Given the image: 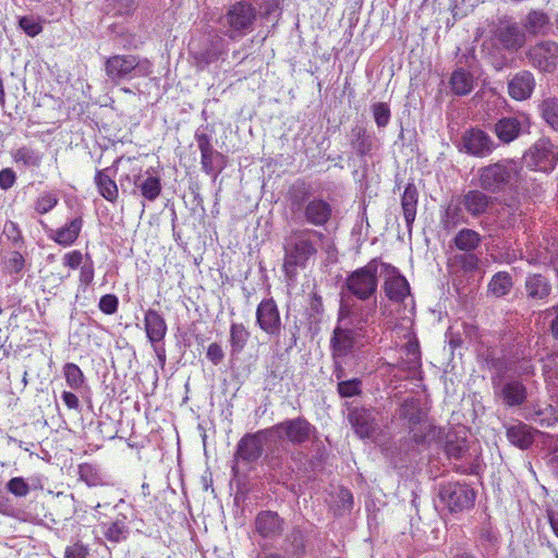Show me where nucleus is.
Here are the masks:
<instances>
[{
    "mask_svg": "<svg viewBox=\"0 0 558 558\" xmlns=\"http://www.w3.org/2000/svg\"><path fill=\"white\" fill-rule=\"evenodd\" d=\"M337 392L341 398H352L362 395V380L352 378L349 380H340L337 385Z\"/></svg>",
    "mask_w": 558,
    "mask_h": 558,
    "instance_id": "nucleus-46",
    "label": "nucleus"
},
{
    "mask_svg": "<svg viewBox=\"0 0 558 558\" xmlns=\"http://www.w3.org/2000/svg\"><path fill=\"white\" fill-rule=\"evenodd\" d=\"M385 271L384 292L386 296L397 303H401L410 294V284L399 269L391 264L380 263Z\"/></svg>",
    "mask_w": 558,
    "mask_h": 558,
    "instance_id": "nucleus-10",
    "label": "nucleus"
},
{
    "mask_svg": "<svg viewBox=\"0 0 558 558\" xmlns=\"http://www.w3.org/2000/svg\"><path fill=\"white\" fill-rule=\"evenodd\" d=\"M89 556V547L81 541H77L64 549V558H87Z\"/></svg>",
    "mask_w": 558,
    "mask_h": 558,
    "instance_id": "nucleus-52",
    "label": "nucleus"
},
{
    "mask_svg": "<svg viewBox=\"0 0 558 558\" xmlns=\"http://www.w3.org/2000/svg\"><path fill=\"white\" fill-rule=\"evenodd\" d=\"M256 325L270 338L278 337L282 320L277 302L272 298L263 299L256 307Z\"/></svg>",
    "mask_w": 558,
    "mask_h": 558,
    "instance_id": "nucleus-9",
    "label": "nucleus"
},
{
    "mask_svg": "<svg viewBox=\"0 0 558 558\" xmlns=\"http://www.w3.org/2000/svg\"><path fill=\"white\" fill-rule=\"evenodd\" d=\"M354 344V331L352 329L337 326L330 338L331 359L348 356L353 351Z\"/></svg>",
    "mask_w": 558,
    "mask_h": 558,
    "instance_id": "nucleus-16",
    "label": "nucleus"
},
{
    "mask_svg": "<svg viewBox=\"0 0 558 558\" xmlns=\"http://www.w3.org/2000/svg\"><path fill=\"white\" fill-rule=\"evenodd\" d=\"M549 24V17L543 11L532 10L525 19L524 27L531 35H538L545 32Z\"/></svg>",
    "mask_w": 558,
    "mask_h": 558,
    "instance_id": "nucleus-38",
    "label": "nucleus"
},
{
    "mask_svg": "<svg viewBox=\"0 0 558 558\" xmlns=\"http://www.w3.org/2000/svg\"><path fill=\"white\" fill-rule=\"evenodd\" d=\"M251 337L248 328L243 323H231L230 325V348L233 354L241 353Z\"/></svg>",
    "mask_w": 558,
    "mask_h": 558,
    "instance_id": "nucleus-35",
    "label": "nucleus"
},
{
    "mask_svg": "<svg viewBox=\"0 0 558 558\" xmlns=\"http://www.w3.org/2000/svg\"><path fill=\"white\" fill-rule=\"evenodd\" d=\"M13 160L27 167H39L41 156L34 149L23 146L13 153Z\"/></svg>",
    "mask_w": 558,
    "mask_h": 558,
    "instance_id": "nucleus-42",
    "label": "nucleus"
},
{
    "mask_svg": "<svg viewBox=\"0 0 558 558\" xmlns=\"http://www.w3.org/2000/svg\"><path fill=\"white\" fill-rule=\"evenodd\" d=\"M7 489L16 497H25L29 493V485L23 477L17 476L7 483Z\"/></svg>",
    "mask_w": 558,
    "mask_h": 558,
    "instance_id": "nucleus-51",
    "label": "nucleus"
},
{
    "mask_svg": "<svg viewBox=\"0 0 558 558\" xmlns=\"http://www.w3.org/2000/svg\"><path fill=\"white\" fill-rule=\"evenodd\" d=\"M529 63L541 72L551 73L558 66V44L553 40H541L532 45L525 52Z\"/></svg>",
    "mask_w": 558,
    "mask_h": 558,
    "instance_id": "nucleus-8",
    "label": "nucleus"
},
{
    "mask_svg": "<svg viewBox=\"0 0 558 558\" xmlns=\"http://www.w3.org/2000/svg\"><path fill=\"white\" fill-rule=\"evenodd\" d=\"M78 477L88 487H97L105 484L99 469L90 463L85 462L78 465Z\"/></svg>",
    "mask_w": 558,
    "mask_h": 558,
    "instance_id": "nucleus-39",
    "label": "nucleus"
},
{
    "mask_svg": "<svg viewBox=\"0 0 558 558\" xmlns=\"http://www.w3.org/2000/svg\"><path fill=\"white\" fill-rule=\"evenodd\" d=\"M495 37L502 48L510 51H518L526 41L524 31L517 23L500 24Z\"/></svg>",
    "mask_w": 558,
    "mask_h": 558,
    "instance_id": "nucleus-15",
    "label": "nucleus"
},
{
    "mask_svg": "<svg viewBox=\"0 0 558 558\" xmlns=\"http://www.w3.org/2000/svg\"><path fill=\"white\" fill-rule=\"evenodd\" d=\"M500 397L506 405L519 407L526 400V388L520 380H510L502 386Z\"/></svg>",
    "mask_w": 558,
    "mask_h": 558,
    "instance_id": "nucleus-26",
    "label": "nucleus"
},
{
    "mask_svg": "<svg viewBox=\"0 0 558 558\" xmlns=\"http://www.w3.org/2000/svg\"><path fill=\"white\" fill-rule=\"evenodd\" d=\"M84 220L81 216L75 217L64 226L58 228L50 239L62 247H69L77 241Z\"/></svg>",
    "mask_w": 558,
    "mask_h": 558,
    "instance_id": "nucleus-22",
    "label": "nucleus"
},
{
    "mask_svg": "<svg viewBox=\"0 0 558 558\" xmlns=\"http://www.w3.org/2000/svg\"><path fill=\"white\" fill-rule=\"evenodd\" d=\"M449 84L454 95L464 96L472 92L474 78L473 75L464 69H457L452 72Z\"/></svg>",
    "mask_w": 558,
    "mask_h": 558,
    "instance_id": "nucleus-33",
    "label": "nucleus"
},
{
    "mask_svg": "<svg viewBox=\"0 0 558 558\" xmlns=\"http://www.w3.org/2000/svg\"><path fill=\"white\" fill-rule=\"evenodd\" d=\"M453 263L458 265L464 272H473L478 268L480 258L472 252L458 254L453 257Z\"/></svg>",
    "mask_w": 558,
    "mask_h": 558,
    "instance_id": "nucleus-49",
    "label": "nucleus"
},
{
    "mask_svg": "<svg viewBox=\"0 0 558 558\" xmlns=\"http://www.w3.org/2000/svg\"><path fill=\"white\" fill-rule=\"evenodd\" d=\"M418 191L414 183H408L401 196L402 214L409 232L412 231L416 218Z\"/></svg>",
    "mask_w": 558,
    "mask_h": 558,
    "instance_id": "nucleus-23",
    "label": "nucleus"
},
{
    "mask_svg": "<svg viewBox=\"0 0 558 558\" xmlns=\"http://www.w3.org/2000/svg\"><path fill=\"white\" fill-rule=\"evenodd\" d=\"M58 197L53 193L45 192L34 203V209L39 215H45L58 205Z\"/></svg>",
    "mask_w": 558,
    "mask_h": 558,
    "instance_id": "nucleus-48",
    "label": "nucleus"
},
{
    "mask_svg": "<svg viewBox=\"0 0 558 558\" xmlns=\"http://www.w3.org/2000/svg\"><path fill=\"white\" fill-rule=\"evenodd\" d=\"M25 265L26 259L19 251H12L3 260V269L10 276L20 275Z\"/></svg>",
    "mask_w": 558,
    "mask_h": 558,
    "instance_id": "nucleus-45",
    "label": "nucleus"
},
{
    "mask_svg": "<svg viewBox=\"0 0 558 558\" xmlns=\"http://www.w3.org/2000/svg\"><path fill=\"white\" fill-rule=\"evenodd\" d=\"M542 117L555 130L558 131V98H547L541 104Z\"/></svg>",
    "mask_w": 558,
    "mask_h": 558,
    "instance_id": "nucleus-44",
    "label": "nucleus"
},
{
    "mask_svg": "<svg viewBox=\"0 0 558 558\" xmlns=\"http://www.w3.org/2000/svg\"><path fill=\"white\" fill-rule=\"evenodd\" d=\"M295 241L286 253L283 268L287 274L294 272L296 267H305L311 257L316 255L317 248L311 236L323 240L325 234L316 230H301L294 233Z\"/></svg>",
    "mask_w": 558,
    "mask_h": 558,
    "instance_id": "nucleus-4",
    "label": "nucleus"
},
{
    "mask_svg": "<svg viewBox=\"0 0 558 558\" xmlns=\"http://www.w3.org/2000/svg\"><path fill=\"white\" fill-rule=\"evenodd\" d=\"M408 337L409 340L403 347L405 359L402 360L401 367L409 372H415L422 366L420 343L412 332L409 331Z\"/></svg>",
    "mask_w": 558,
    "mask_h": 558,
    "instance_id": "nucleus-30",
    "label": "nucleus"
},
{
    "mask_svg": "<svg viewBox=\"0 0 558 558\" xmlns=\"http://www.w3.org/2000/svg\"><path fill=\"white\" fill-rule=\"evenodd\" d=\"M526 167L533 171L550 172L558 162V151L549 138L537 140L523 155Z\"/></svg>",
    "mask_w": 558,
    "mask_h": 558,
    "instance_id": "nucleus-7",
    "label": "nucleus"
},
{
    "mask_svg": "<svg viewBox=\"0 0 558 558\" xmlns=\"http://www.w3.org/2000/svg\"><path fill=\"white\" fill-rule=\"evenodd\" d=\"M332 216L331 205L323 198H313L304 206V219L315 227H324Z\"/></svg>",
    "mask_w": 558,
    "mask_h": 558,
    "instance_id": "nucleus-18",
    "label": "nucleus"
},
{
    "mask_svg": "<svg viewBox=\"0 0 558 558\" xmlns=\"http://www.w3.org/2000/svg\"><path fill=\"white\" fill-rule=\"evenodd\" d=\"M342 359L343 357L332 359V366H333L332 374L338 381L344 380L343 378L345 376L344 366L342 364Z\"/></svg>",
    "mask_w": 558,
    "mask_h": 558,
    "instance_id": "nucleus-63",
    "label": "nucleus"
},
{
    "mask_svg": "<svg viewBox=\"0 0 558 558\" xmlns=\"http://www.w3.org/2000/svg\"><path fill=\"white\" fill-rule=\"evenodd\" d=\"M462 205L472 217L484 215L492 205V197L480 190H470L462 197Z\"/></svg>",
    "mask_w": 558,
    "mask_h": 558,
    "instance_id": "nucleus-24",
    "label": "nucleus"
},
{
    "mask_svg": "<svg viewBox=\"0 0 558 558\" xmlns=\"http://www.w3.org/2000/svg\"><path fill=\"white\" fill-rule=\"evenodd\" d=\"M231 39L243 37L254 29L257 20V9L246 0H240L229 7L225 15Z\"/></svg>",
    "mask_w": 558,
    "mask_h": 558,
    "instance_id": "nucleus-5",
    "label": "nucleus"
},
{
    "mask_svg": "<svg viewBox=\"0 0 558 558\" xmlns=\"http://www.w3.org/2000/svg\"><path fill=\"white\" fill-rule=\"evenodd\" d=\"M101 532H102L104 536L106 537V539L111 543H120V542L126 539L128 534H129L126 517L120 514L112 522L102 523Z\"/></svg>",
    "mask_w": 558,
    "mask_h": 558,
    "instance_id": "nucleus-31",
    "label": "nucleus"
},
{
    "mask_svg": "<svg viewBox=\"0 0 558 558\" xmlns=\"http://www.w3.org/2000/svg\"><path fill=\"white\" fill-rule=\"evenodd\" d=\"M287 195L291 205L300 208L308 199L311 192L304 181H298L289 187Z\"/></svg>",
    "mask_w": 558,
    "mask_h": 558,
    "instance_id": "nucleus-41",
    "label": "nucleus"
},
{
    "mask_svg": "<svg viewBox=\"0 0 558 558\" xmlns=\"http://www.w3.org/2000/svg\"><path fill=\"white\" fill-rule=\"evenodd\" d=\"M63 376L66 385L73 390H80L85 383L83 371L78 365L72 362L63 365Z\"/></svg>",
    "mask_w": 558,
    "mask_h": 558,
    "instance_id": "nucleus-40",
    "label": "nucleus"
},
{
    "mask_svg": "<svg viewBox=\"0 0 558 558\" xmlns=\"http://www.w3.org/2000/svg\"><path fill=\"white\" fill-rule=\"evenodd\" d=\"M525 290L530 299L544 300L550 294L551 286L543 275L532 274L525 279Z\"/></svg>",
    "mask_w": 558,
    "mask_h": 558,
    "instance_id": "nucleus-28",
    "label": "nucleus"
},
{
    "mask_svg": "<svg viewBox=\"0 0 558 558\" xmlns=\"http://www.w3.org/2000/svg\"><path fill=\"white\" fill-rule=\"evenodd\" d=\"M462 146L466 154L478 158L490 155L496 147L492 137L478 128H472L463 134Z\"/></svg>",
    "mask_w": 558,
    "mask_h": 558,
    "instance_id": "nucleus-13",
    "label": "nucleus"
},
{
    "mask_svg": "<svg viewBox=\"0 0 558 558\" xmlns=\"http://www.w3.org/2000/svg\"><path fill=\"white\" fill-rule=\"evenodd\" d=\"M99 310L106 315H112L118 311L119 299L116 294H105L99 300Z\"/></svg>",
    "mask_w": 558,
    "mask_h": 558,
    "instance_id": "nucleus-54",
    "label": "nucleus"
},
{
    "mask_svg": "<svg viewBox=\"0 0 558 558\" xmlns=\"http://www.w3.org/2000/svg\"><path fill=\"white\" fill-rule=\"evenodd\" d=\"M468 450L466 442L462 441H448L445 446V451L449 458L460 459Z\"/></svg>",
    "mask_w": 558,
    "mask_h": 558,
    "instance_id": "nucleus-56",
    "label": "nucleus"
},
{
    "mask_svg": "<svg viewBox=\"0 0 558 558\" xmlns=\"http://www.w3.org/2000/svg\"><path fill=\"white\" fill-rule=\"evenodd\" d=\"M513 286L512 277L507 271L495 274L489 283L488 290L497 298L508 294Z\"/></svg>",
    "mask_w": 558,
    "mask_h": 558,
    "instance_id": "nucleus-37",
    "label": "nucleus"
},
{
    "mask_svg": "<svg viewBox=\"0 0 558 558\" xmlns=\"http://www.w3.org/2000/svg\"><path fill=\"white\" fill-rule=\"evenodd\" d=\"M349 422L360 438H368L375 432L376 424L372 411L355 408L349 412Z\"/></svg>",
    "mask_w": 558,
    "mask_h": 558,
    "instance_id": "nucleus-20",
    "label": "nucleus"
},
{
    "mask_svg": "<svg viewBox=\"0 0 558 558\" xmlns=\"http://www.w3.org/2000/svg\"><path fill=\"white\" fill-rule=\"evenodd\" d=\"M372 112L378 128H386L389 124L391 112L386 102H375L372 106Z\"/></svg>",
    "mask_w": 558,
    "mask_h": 558,
    "instance_id": "nucleus-50",
    "label": "nucleus"
},
{
    "mask_svg": "<svg viewBox=\"0 0 558 558\" xmlns=\"http://www.w3.org/2000/svg\"><path fill=\"white\" fill-rule=\"evenodd\" d=\"M522 165L514 159H501L477 170L478 186L498 193L521 181Z\"/></svg>",
    "mask_w": 558,
    "mask_h": 558,
    "instance_id": "nucleus-1",
    "label": "nucleus"
},
{
    "mask_svg": "<svg viewBox=\"0 0 558 558\" xmlns=\"http://www.w3.org/2000/svg\"><path fill=\"white\" fill-rule=\"evenodd\" d=\"M271 429H260L245 434L238 442L235 457L244 462L257 461L264 452V444Z\"/></svg>",
    "mask_w": 558,
    "mask_h": 558,
    "instance_id": "nucleus-11",
    "label": "nucleus"
},
{
    "mask_svg": "<svg viewBox=\"0 0 558 558\" xmlns=\"http://www.w3.org/2000/svg\"><path fill=\"white\" fill-rule=\"evenodd\" d=\"M351 147L359 157H365L373 148V141L371 135L363 126L356 125L352 129Z\"/></svg>",
    "mask_w": 558,
    "mask_h": 558,
    "instance_id": "nucleus-36",
    "label": "nucleus"
},
{
    "mask_svg": "<svg viewBox=\"0 0 558 558\" xmlns=\"http://www.w3.org/2000/svg\"><path fill=\"white\" fill-rule=\"evenodd\" d=\"M78 269H80L78 279H80L81 284H83L85 287L89 286L93 282L94 275H95L93 262L90 260L89 264L82 265Z\"/></svg>",
    "mask_w": 558,
    "mask_h": 558,
    "instance_id": "nucleus-60",
    "label": "nucleus"
},
{
    "mask_svg": "<svg viewBox=\"0 0 558 558\" xmlns=\"http://www.w3.org/2000/svg\"><path fill=\"white\" fill-rule=\"evenodd\" d=\"M269 429H271V432L282 430L288 441L293 445H301L310 440L312 434L315 432V426L306 418L299 416L278 423Z\"/></svg>",
    "mask_w": 558,
    "mask_h": 558,
    "instance_id": "nucleus-12",
    "label": "nucleus"
},
{
    "mask_svg": "<svg viewBox=\"0 0 558 558\" xmlns=\"http://www.w3.org/2000/svg\"><path fill=\"white\" fill-rule=\"evenodd\" d=\"M256 533L267 539H275L282 535L284 520L276 511H259L254 520Z\"/></svg>",
    "mask_w": 558,
    "mask_h": 558,
    "instance_id": "nucleus-14",
    "label": "nucleus"
},
{
    "mask_svg": "<svg viewBox=\"0 0 558 558\" xmlns=\"http://www.w3.org/2000/svg\"><path fill=\"white\" fill-rule=\"evenodd\" d=\"M378 258L371 259L365 266L350 272L345 278V288L360 301H367L377 292Z\"/></svg>",
    "mask_w": 558,
    "mask_h": 558,
    "instance_id": "nucleus-3",
    "label": "nucleus"
},
{
    "mask_svg": "<svg viewBox=\"0 0 558 558\" xmlns=\"http://www.w3.org/2000/svg\"><path fill=\"white\" fill-rule=\"evenodd\" d=\"M463 222H465V219L461 208L459 206H448L441 218L444 229L451 230Z\"/></svg>",
    "mask_w": 558,
    "mask_h": 558,
    "instance_id": "nucleus-47",
    "label": "nucleus"
},
{
    "mask_svg": "<svg viewBox=\"0 0 558 558\" xmlns=\"http://www.w3.org/2000/svg\"><path fill=\"white\" fill-rule=\"evenodd\" d=\"M494 132L500 142L509 144L520 135L521 123L513 117L501 118L495 123Z\"/></svg>",
    "mask_w": 558,
    "mask_h": 558,
    "instance_id": "nucleus-27",
    "label": "nucleus"
},
{
    "mask_svg": "<svg viewBox=\"0 0 558 558\" xmlns=\"http://www.w3.org/2000/svg\"><path fill=\"white\" fill-rule=\"evenodd\" d=\"M481 234L477 231L468 228L461 229L453 238L454 246L459 251L463 252L475 251L481 245Z\"/></svg>",
    "mask_w": 558,
    "mask_h": 558,
    "instance_id": "nucleus-34",
    "label": "nucleus"
},
{
    "mask_svg": "<svg viewBox=\"0 0 558 558\" xmlns=\"http://www.w3.org/2000/svg\"><path fill=\"white\" fill-rule=\"evenodd\" d=\"M438 496L451 513H459L474 506L476 492L466 484L448 482L440 485Z\"/></svg>",
    "mask_w": 558,
    "mask_h": 558,
    "instance_id": "nucleus-6",
    "label": "nucleus"
},
{
    "mask_svg": "<svg viewBox=\"0 0 558 558\" xmlns=\"http://www.w3.org/2000/svg\"><path fill=\"white\" fill-rule=\"evenodd\" d=\"M206 357L214 364L218 365L222 362L225 357V353L222 351V348L217 342H213L208 345Z\"/></svg>",
    "mask_w": 558,
    "mask_h": 558,
    "instance_id": "nucleus-58",
    "label": "nucleus"
},
{
    "mask_svg": "<svg viewBox=\"0 0 558 558\" xmlns=\"http://www.w3.org/2000/svg\"><path fill=\"white\" fill-rule=\"evenodd\" d=\"M104 70L108 80L118 85L124 81L150 76L154 64L149 59L136 54L117 53L105 60Z\"/></svg>",
    "mask_w": 558,
    "mask_h": 558,
    "instance_id": "nucleus-2",
    "label": "nucleus"
},
{
    "mask_svg": "<svg viewBox=\"0 0 558 558\" xmlns=\"http://www.w3.org/2000/svg\"><path fill=\"white\" fill-rule=\"evenodd\" d=\"M62 400L68 409L70 410H77L80 407V400L77 396L71 391H63L62 392Z\"/></svg>",
    "mask_w": 558,
    "mask_h": 558,
    "instance_id": "nucleus-62",
    "label": "nucleus"
},
{
    "mask_svg": "<svg viewBox=\"0 0 558 558\" xmlns=\"http://www.w3.org/2000/svg\"><path fill=\"white\" fill-rule=\"evenodd\" d=\"M535 87V78L530 71L518 72L508 83V93L514 100H525L531 97Z\"/></svg>",
    "mask_w": 558,
    "mask_h": 558,
    "instance_id": "nucleus-19",
    "label": "nucleus"
},
{
    "mask_svg": "<svg viewBox=\"0 0 558 558\" xmlns=\"http://www.w3.org/2000/svg\"><path fill=\"white\" fill-rule=\"evenodd\" d=\"M218 60V56L214 52H202L195 56L196 65L199 69H204L211 62Z\"/></svg>",
    "mask_w": 558,
    "mask_h": 558,
    "instance_id": "nucleus-61",
    "label": "nucleus"
},
{
    "mask_svg": "<svg viewBox=\"0 0 558 558\" xmlns=\"http://www.w3.org/2000/svg\"><path fill=\"white\" fill-rule=\"evenodd\" d=\"M534 433L531 426L518 423L507 428V438L520 449H527L534 442Z\"/></svg>",
    "mask_w": 558,
    "mask_h": 558,
    "instance_id": "nucleus-29",
    "label": "nucleus"
},
{
    "mask_svg": "<svg viewBox=\"0 0 558 558\" xmlns=\"http://www.w3.org/2000/svg\"><path fill=\"white\" fill-rule=\"evenodd\" d=\"M195 140L201 153L202 170L207 174H213L215 172L214 157L220 156V154L214 149L211 138L208 134L196 133Z\"/></svg>",
    "mask_w": 558,
    "mask_h": 558,
    "instance_id": "nucleus-25",
    "label": "nucleus"
},
{
    "mask_svg": "<svg viewBox=\"0 0 558 558\" xmlns=\"http://www.w3.org/2000/svg\"><path fill=\"white\" fill-rule=\"evenodd\" d=\"M16 181L15 172L11 168H5L0 171V189L9 190L11 189Z\"/></svg>",
    "mask_w": 558,
    "mask_h": 558,
    "instance_id": "nucleus-59",
    "label": "nucleus"
},
{
    "mask_svg": "<svg viewBox=\"0 0 558 558\" xmlns=\"http://www.w3.org/2000/svg\"><path fill=\"white\" fill-rule=\"evenodd\" d=\"M134 184L140 190L141 195L148 202L156 201L162 191L161 179L158 175H147L144 180H141V175H138Z\"/></svg>",
    "mask_w": 558,
    "mask_h": 558,
    "instance_id": "nucleus-32",
    "label": "nucleus"
},
{
    "mask_svg": "<svg viewBox=\"0 0 558 558\" xmlns=\"http://www.w3.org/2000/svg\"><path fill=\"white\" fill-rule=\"evenodd\" d=\"M19 25L29 37H35L43 32V26L29 16H22Z\"/></svg>",
    "mask_w": 558,
    "mask_h": 558,
    "instance_id": "nucleus-55",
    "label": "nucleus"
},
{
    "mask_svg": "<svg viewBox=\"0 0 558 558\" xmlns=\"http://www.w3.org/2000/svg\"><path fill=\"white\" fill-rule=\"evenodd\" d=\"M2 234L7 238L10 244L16 248H22L25 245V239L17 222L8 220L3 225Z\"/></svg>",
    "mask_w": 558,
    "mask_h": 558,
    "instance_id": "nucleus-43",
    "label": "nucleus"
},
{
    "mask_svg": "<svg viewBox=\"0 0 558 558\" xmlns=\"http://www.w3.org/2000/svg\"><path fill=\"white\" fill-rule=\"evenodd\" d=\"M376 302L366 305L361 313L360 322L367 323L369 317H373L374 314L376 313Z\"/></svg>",
    "mask_w": 558,
    "mask_h": 558,
    "instance_id": "nucleus-64",
    "label": "nucleus"
},
{
    "mask_svg": "<svg viewBox=\"0 0 558 558\" xmlns=\"http://www.w3.org/2000/svg\"><path fill=\"white\" fill-rule=\"evenodd\" d=\"M144 329L146 337L156 347L167 335V323L163 316L154 308H148L144 314ZM157 351V348H155Z\"/></svg>",
    "mask_w": 558,
    "mask_h": 558,
    "instance_id": "nucleus-17",
    "label": "nucleus"
},
{
    "mask_svg": "<svg viewBox=\"0 0 558 558\" xmlns=\"http://www.w3.org/2000/svg\"><path fill=\"white\" fill-rule=\"evenodd\" d=\"M119 15L130 14L134 10V0H107Z\"/></svg>",
    "mask_w": 558,
    "mask_h": 558,
    "instance_id": "nucleus-57",
    "label": "nucleus"
},
{
    "mask_svg": "<svg viewBox=\"0 0 558 558\" xmlns=\"http://www.w3.org/2000/svg\"><path fill=\"white\" fill-rule=\"evenodd\" d=\"M116 172L111 168L97 170L94 182L98 193L109 203H116L119 198V189L114 181Z\"/></svg>",
    "mask_w": 558,
    "mask_h": 558,
    "instance_id": "nucleus-21",
    "label": "nucleus"
},
{
    "mask_svg": "<svg viewBox=\"0 0 558 558\" xmlns=\"http://www.w3.org/2000/svg\"><path fill=\"white\" fill-rule=\"evenodd\" d=\"M84 255L80 250H73L66 252L62 257V264L64 267L76 270L83 265Z\"/></svg>",
    "mask_w": 558,
    "mask_h": 558,
    "instance_id": "nucleus-53",
    "label": "nucleus"
}]
</instances>
